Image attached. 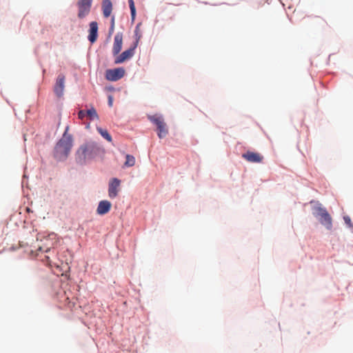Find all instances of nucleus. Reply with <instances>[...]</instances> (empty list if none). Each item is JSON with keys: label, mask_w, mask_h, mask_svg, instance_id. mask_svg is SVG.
<instances>
[{"label": "nucleus", "mask_w": 353, "mask_h": 353, "mask_svg": "<svg viewBox=\"0 0 353 353\" xmlns=\"http://www.w3.org/2000/svg\"><path fill=\"white\" fill-rule=\"evenodd\" d=\"M242 157L250 163H261L263 159V157L261 154L252 151H248L243 153Z\"/></svg>", "instance_id": "nucleus-10"}, {"label": "nucleus", "mask_w": 353, "mask_h": 353, "mask_svg": "<svg viewBox=\"0 0 353 353\" xmlns=\"http://www.w3.org/2000/svg\"><path fill=\"white\" fill-rule=\"evenodd\" d=\"M99 151V148L94 142L86 143L80 146L77 151V159L81 163H85L86 160L94 158Z\"/></svg>", "instance_id": "nucleus-2"}, {"label": "nucleus", "mask_w": 353, "mask_h": 353, "mask_svg": "<svg viewBox=\"0 0 353 353\" xmlns=\"http://www.w3.org/2000/svg\"><path fill=\"white\" fill-rule=\"evenodd\" d=\"M125 75V70L123 68H118L114 69H108L105 71V78L108 81H116Z\"/></svg>", "instance_id": "nucleus-6"}, {"label": "nucleus", "mask_w": 353, "mask_h": 353, "mask_svg": "<svg viewBox=\"0 0 353 353\" xmlns=\"http://www.w3.org/2000/svg\"><path fill=\"white\" fill-rule=\"evenodd\" d=\"M97 130L105 139H106L109 142H112V137L108 133L107 130L103 129L101 127H97Z\"/></svg>", "instance_id": "nucleus-15"}, {"label": "nucleus", "mask_w": 353, "mask_h": 353, "mask_svg": "<svg viewBox=\"0 0 353 353\" xmlns=\"http://www.w3.org/2000/svg\"><path fill=\"white\" fill-rule=\"evenodd\" d=\"M140 26H141L140 23L137 24V26L135 28V30H134V33H135V36H136V41L135 42L137 41V43L139 42V40L141 37V34L140 32Z\"/></svg>", "instance_id": "nucleus-19"}, {"label": "nucleus", "mask_w": 353, "mask_h": 353, "mask_svg": "<svg viewBox=\"0 0 353 353\" xmlns=\"http://www.w3.org/2000/svg\"><path fill=\"white\" fill-rule=\"evenodd\" d=\"M343 219H344V221L345 223L349 226V227H352V221H351V219L350 216H345L343 217Z\"/></svg>", "instance_id": "nucleus-21"}, {"label": "nucleus", "mask_w": 353, "mask_h": 353, "mask_svg": "<svg viewBox=\"0 0 353 353\" xmlns=\"http://www.w3.org/2000/svg\"><path fill=\"white\" fill-rule=\"evenodd\" d=\"M114 29V17H112L111 19V26L110 28V33H112Z\"/></svg>", "instance_id": "nucleus-22"}, {"label": "nucleus", "mask_w": 353, "mask_h": 353, "mask_svg": "<svg viewBox=\"0 0 353 353\" xmlns=\"http://www.w3.org/2000/svg\"><path fill=\"white\" fill-rule=\"evenodd\" d=\"M149 119L151 122L154 123L157 125L158 130V137L160 139L165 137L167 135L168 131L166 128V124L165 123L163 118L157 115H154L150 116L149 117Z\"/></svg>", "instance_id": "nucleus-4"}, {"label": "nucleus", "mask_w": 353, "mask_h": 353, "mask_svg": "<svg viewBox=\"0 0 353 353\" xmlns=\"http://www.w3.org/2000/svg\"><path fill=\"white\" fill-rule=\"evenodd\" d=\"M314 21H316V23L323 21V20L319 17H314L313 19Z\"/></svg>", "instance_id": "nucleus-26"}, {"label": "nucleus", "mask_w": 353, "mask_h": 353, "mask_svg": "<svg viewBox=\"0 0 353 353\" xmlns=\"http://www.w3.org/2000/svg\"><path fill=\"white\" fill-rule=\"evenodd\" d=\"M102 10L103 16L108 18L110 16L112 10V3L110 0H103Z\"/></svg>", "instance_id": "nucleus-14"}, {"label": "nucleus", "mask_w": 353, "mask_h": 353, "mask_svg": "<svg viewBox=\"0 0 353 353\" xmlns=\"http://www.w3.org/2000/svg\"><path fill=\"white\" fill-rule=\"evenodd\" d=\"M129 6L131 12L132 20L134 21L136 17V8L134 0H128Z\"/></svg>", "instance_id": "nucleus-18"}, {"label": "nucleus", "mask_w": 353, "mask_h": 353, "mask_svg": "<svg viewBox=\"0 0 353 353\" xmlns=\"http://www.w3.org/2000/svg\"><path fill=\"white\" fill-rule=\"evenodd\" d=\"M65 76L60 74L57 79L56 83L54 87V92L55 94L60 97L63 94V90L65 87Z\"/></svg>", "instance_id": "nucleus-9"}, {"label": "nucleus", "mask_w": 353, "mask_h": 353, "mask_svg": "<svg viewBox=\"0 0 353 353\" xmlns=\"http://www.w3.org/2000/svg\"><path fill=\"white\" fill-rule=\"evenodd\" d=\"M86 113H87V117L90 120L99 119V116H98V114H97L95 108H91L90 109H89L86 111Z\"/></svg>", "instance_id": "nucleus-16"}, {"label": "nucleus", "mask_w": 353, "mask_h": 353, "mask_svg": "<svg viewBox=\"0 0 353 353\" xmlns=\"http://www.w3.org/2000/svg\"><path fill=\"white\" fill-rule=\"evenodd\" d=\"M45 260H46V265H48L50 267L52 266L51 261L49 260V256H46Z\"/></svg>", "instance_id": "nucleus-24"}, {"label": "nucleus", "mask_w": 353, "mask_h": 353, "mask_svg": "<svg viewBox=\"0 0 353 353\" xmlns=\"http://www.w3.org/2000/svg\"><path fill=\"white\" fill-rule=\"evenodd\" d=\"M98 37V23L96 21H92L90 23V30L88 40L92 43H94Z\"/></svg>", "instance_id": "nucleus-11"}, {"label": "nucleus", "mask_w": 353, "mask_h": 353, "mask_svg": "<svg viewBox=\"0 0 353 353\" xmlns=\"http://www.w3.org/2000/svg\"><path fill=\"white\" fill-rule=\"evenodd\" d=\"M112 204L107 200H103L99 202L97 212L98 214L103 215L107 214L111 209Z\"/></svg>", "instance_id": "nucleus-13"}, {"label": "nucleus", "mask_w": 353, "mask_h": 353, "mask_svg": "<svg viewBox=\"0 0 353 353\" xmlns=\"http://www.w3.org/2000/svg\"><path fill=\"white\" fill-rule=\"evenodd\" d=\"M42 252V248L41 246L39 247V248L37 250V251L35 252V257H37L39 256V252Z\"/></svg>", "instance_id": "nucleus-25"}, {"label": "nucleus", "mask_w": 353, "mask_h": 353, "mask_svg": "<svg viewBox=\"0 0 353 353\" xmlns=\"http://www.w3.org/2000/svg\"><path fill=\"white\" fill-rule=\"evenodd\" d=\"M113 105V97L111 95L108 96V105L112 107Z\"/></svg>", "instance_id": "nucleus-23"}, {"label": "nucleus", "mask_w": 353, "mask_h": 353, "mask_svg": "<svg viewBox=\"0 0 353 353\" xmlns=\"http://www.w3.org/2000/svg\"><path fill=\"white\" fill-rule=\"evenodd\" d=\"M85 116H87V113H86V111H85V110H80L78 112V117L81 120H83Z\"/></svg>", "instance_id": "nucleus-20"}, {"label": "nucleus", "mask_w": 353, "mask_h": 353, "mask_svg": "<svg viewBox=\"0 0 353 353\" xmlns=\"http://www.w3.org/2000/svg\"><path fill=\"white\" fill-rule=\"evenodd\" d=\"M314 215L319 218L320 223L323 225L327 229L331 230L332 227V217L327 212L325 208L321 205L316 206L314 208Z\"/></svg>", "instance_id": "nucleus-3"}, {"label": "nucleus", "mask_w": 353, "mask_h": 353, "mask_svg": "<svg viewBox=\"0 0 353 353\" xmlns=\"http://www.w3.org/2000/svg\"><path fill=\"white\" fill-rule=\"evenodd\" d=\"M120 180L117 178L110 180L108 186V196L110 198L114 199L117 196L120 190Z\"/></svg>", "instance_id": "nucleus-8"}, {"label": "nucleus", "mask_w": 353, "mask_h": 353, "mask_svg": "<svg viewBox=\"0 0 353 353\" xmlns=\"http://www.w3.org/2000/svg\"><path fill=\"white\" fill-rule=\"evenodd\" d=\"M69 126H66L62 137L54 150V157L59 161L65 160L69 155L73 145V137L68 133Z\"/></svg>", "instance_id": "nucleus-1"}, {"label": "nucleus", "mask_w": 353, "mask_h": 353, "mask_svg": "<svg viewBox=\"0 0 353 353\" xmlns=\"http://www.w3.org/2000/svg\"><path fill=\"white\" fill-rule=\"evenodd\" d=\"M92 2V0H78L77 5L79 10V18L83 19L90 13Z\"/></svg>", "instance_id": "nucleus-5"}, {"label": "nucleus", "mask_w": 353, "mask_h": 353, "mask_svg": "<svg viewBox=\"0 0 353 353\" xmlns=\"http://www.w3.org/2000/svg\"><path fill=\"white\" fill-rule=\"evenodd\" d=\"M122 43H123V37L121 33H117L114 36V44L112 48V53L114 55L118 54L121 48H122Z\"/></svg>", "instance_id": "nucleus-12"}, {"label": "nucleus", "mask_w": 353, "mask_h": 353, "mask_svg": "<svg viewBox=\"0 0 353 353\" xmlns=\"http://www.w3.org/2000/svg\"><path fill=\"white\" fill-rule=\"evenodd\" d=\"M125 158L126 161L124 165L126 167H132L135 164V159L132 155L127 154Z\"/></svg>", "instance_id": "nucleus-17"}, {"label": "nucleus", "mask_w": 353, "mask_h": 353, "mask_svg": "<svg viewBox=\"0 0 353 353\" xmlns=\"http://www.w3.org/2000/svg\"><path fill=\"white\" fill-rule=\"evenodd\" d=\"M137 46V41L134 42L133 46L129 49L125 50L121 54H120L114 60V63L116 64L121 63L125 62V61L132 58L134 54V50Z\"/></svg>", "instance_id": "nucleus-7"}]
</instances>
